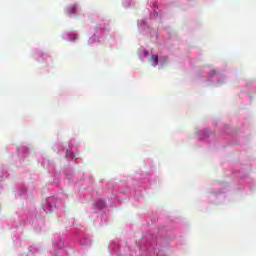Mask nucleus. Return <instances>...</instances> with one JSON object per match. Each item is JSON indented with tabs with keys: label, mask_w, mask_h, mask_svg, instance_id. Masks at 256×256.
Returning a JSON list of instances; mask_svg holds the SVG:
<instances>
[{
	"label": "nucleus",
	"mask_w": 256,
	"mask_h": 256,
	"mask_svg": "<svg viewBox=\"0 0 256 256\" xmlns=\"http://www.w3.org/2000/svg\"><path fill=\"white\" fill-rule=\"evenodd\" d=\"M150 63H152L153 67H155L157 65V63H159V56L152 55L150 57Z\"/></svg>",
	"instance_id": "1"
},
{
	"label": "nucleus",
	"mask_w": 256,
	"mask_h": 256,
	"mask_svg": "<svg viewBox=\"0 0 256 256\" xmlns=\"http://www.w3.org/2000/svg\"><path fill=\"white\" fill-rule=\"evenodd\" d=\"M75 11H77V6L72 5L67 9V13H69V15L75 13Z\"/></svg>",
	"instance_id": "2"
}]
</instances>
